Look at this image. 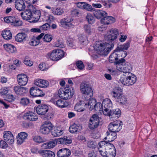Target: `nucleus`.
I'll return each mask as SVG.
<instances>
[{"instance_id": "nucleus-28", "label": "nucleus", "mask_w": 157, "mask_h": 157, "mask_svg": "<svg viewBox=\"0 0 157 157\" xmlns=\"http://www.w3.org/2000/svg\"><path fill=\"white\" fill-rule=\"evenodd\" d=\"M121 112L120 109L117 108L110 111V117L111 118L117 119L120 116Z\"/></svg>"}, {"instance_id": "nucleus-1", "label": "nucleus", "mask_w": 157, "mask_h": 157, "mask_svg": "<svg viewBox=\"0 0 157 157\" xmlns=\"http://www.w3.org/2000/svg\"><path fill=\"white\" fill-rule=\"evenodd\" d=\"M38 7L33 5H29L27 9L21 13L22 18L26 21H29L30 23H36L39 19V10Z\"/></svg>"}, {"instance_id": "nucleus-22", "label": "nucleus", "mask_w": 157, "mask_h": 157, "mask_svg": "<svg viewBox=\"0 0 157 157\" xmlns=\"http://www.w3.org/2000/svg\"><path fill=\"white\" fill-rule=\"evenodd\" d=\"M72 21L73 19H71L64 18L62 20L61 23L63 26H65L68 28H73L74 25L72 22Z\"/></svg>"}, {"instance_id": "nucleus-30", "label": "nucleus", "mask_w": 157, "mask_h": 157, "mask_svg": "<svg viewBox=\"0 0 157 157\" xmlns=\"http://www.w3.org/2000/svg\"><path fill=\"white\" fill-rule=\"evenodd\" d=\"M82 128V127L79 124H74L69 127V130L71 133H73L81 130Z\"/></svg>"}, {"instance_id": "nucleus-59", "label": "nucleus", "mask_w": 157, "mask_h": 157, "mask_svg": "<svg viewBox=\"0 0 157 157\" xmlns=\"http://www.w3.org/2000/svg\"><path fill=\"white\" fill-rule=\"evenodd\" d=\"M14 97L12 94H8L6 96V100L9 102H13L15 99Z\"/></svg>"}, {"instance_id": "nucleus-39", "label": "nucleus", "mask_w": 157, "mask_h": 157, "mask_svg": "<svg viewBox=\"0 0 157 157\" xmlns=\"http://www.w3.org/2000/svg\"><path fill=\"white\" fill-rule=\"evenodd\" d=\"M39 88L35 87H33L31 88L30 90V95L33 97H39Z\"/></svg>"}, {"instance_id": "nucleus-40", "label": "nucleus", "mask_w": 157, "mask_h": 157, "mask_svg": "<svg viewBox=\"0 0 157 157\" xmlns=\"http://www.w3.org/2000/svg\"><path fill=\"white\" fill-rule=\"evenodd\" d=\"M130 46V42H128L126 43L118 46L115 51L117 52H120L123 50H127Z\"/></svg>"}, {"instance_id": "nucleus-16", "label": "nucleus", "mask_w": 157, "mask_h": 157, "mask_svg": "<svg viewBox=\"0 0 157 157\" xmlns=\"http://www.w3.org/2000/svg\"><path fill=\"white\" fill-rule=\"evenodd\" d=\"M115 18L111 16H105L101 19V23L104 25H108L115 22Z\"/></svg>"}, {"instance_id": "nucleus-51", "label": "nucleus", "mask_w": 157, "mask_h": 157, "mask_svg": "<svg viewBox=\"0 0 157 157\" xmlns=\"http://www.w3.org/2000/svg\"><path fill=\"white\" fill-rule=\"evenodd\" d=\"M76 65L78 69L79 70H82L84 68V65L81 61H77L76 63Z\"/></svg>"}, {"instance_id": "nucleus-32", "label": "nucleus", "mask_w": 157, "mask_h": 157, "mask_svg": "<svg viewBox=\"0 0 157 157\" xmlns=\"http://www.w3.org/2000/svg\"><path fill=\"white\" fill-rule=\"evenodd\" d=\"M58 142L59 144H71L72 140L70 138L64 136L63 138H59Z\"/></svg>"}, {"instance_id": "nucleus-55", "label": "nucleus", "mask_w": 157, "mask_h": 157, "mask_svg": "<svg viewBox=\"0 0 157 157\" xmlns=\"http://www.w3.org/2000/svg\"><path fill=\"white\" fill-rule=\"evenodd\" d=\"M43 39L44 41L49 42L52 40V37L51 35L48 34H47L44 36Z\"/></svg>"}, {"instance_id": "nucleus-42", "label": "nucleus", "mask_w": 157, "mask_h": 157, "mask_svg": "<svg viewBox=\"0 0 157 157\" xmlns=\"http://www.w3.org/2000/svg\"><path fill=\"white\" fill-rule=\"evenodd\" d=\"M48 110V107L45 104L41 105L40 106V115H44Z\"/></svg>"}, {"instance_id": "nucleus-13", "label": "nucleus", "mask_w": 157, "mask_h": 157, "mask_svg": "<svg viewBox=\"0 0 157 157\" xmlns=\"http://www.w3.org/2000/svg\"><path fill=\"white\" fill-rule=\"evenodd\" d=\"M18 83L20 86H24L27 84L28 78L26 75L23 74H18L17 76Z\"/></svg>"}, {"instance_id": "nucleus-41", "label": "nucleus", "mask_w": 157, "mask_h": 157, "mask_svg": "<svg viewBox=\"0 0 157 157\" xmlns=\"http://www.w3.org/2000/svg\"><path fill=\"white\" fill-rule=\"evenodd\" d=\"M102 104L103 107L106 108H111L113 106L112 102L110 99L109 98L105 99L103 101Z\"/></svg>"}, {"instance_id": "nucleus-45", "label": "nucleus", "mask_w": 157, "mask_h": 157, "mask_svg": "<svg viewBox=\"0 0 157 157\" xmlns=\"http://www.w3.org/2000/svg\"><path fill=\"white\" fill-rule=\"evenodd\" d=\"M94 105V109L96 112H98L99 111H100L103 109L102 104H101L100 102L96 103Z\"/></svg>"}, {"instance_id": "nucleus-8", "label": "nucleus", "mask_w": 157, "mask_h": 157, "mask_svg": "<svg viewBox=\"0 0 157 157\" xmlns=\"http://www.w3.org/2000/svg\"><path fill=\"white\" fill-rule=\"evenodd\" d=\"M100 117L96 114H94L90 117L89 122V128L93 130L97 128L99 125Z\"/></svg>"}, {"instance_id": "nucleus-60", "label": "nucleus", "mask_w": 157, "mask_h": 157, "mask_svg": "<svg viewBox=\"0 0 157 157\" xmlns=\"http://www.w3.org/2000/svg\"><path fill=\"white\" fill-rule=\"evenodd\" d=\"M48 68V67L46 66V64L44 63H42L40 64V70L44 71L46 70Z\"/></svg>"}, {"instance_id": "nucleus-31", "label": "nucleus", "mask_w": 157, "mask_h": 157, "mask_svg": "<svg viewBox=\"0 0 157 157\" xmlns=\"http://www.w3.org/2000/svg\"><path fill=\"white\" fill-rule=\"evenodd\" d=\"M94 16L97 19L103 18L107 16V13L105 11L103 10H97L94 12Z\"/></svg>"}, {"instance_id": "nucleus-17", "label": "nucleus", "mask_w": 157, "mask_h": 157, "mask_svg": "<svg viewBox=\"0 0 157 157\" xmlns=\"http://www.w3.org/2000/svg\"><path fill=\"white\" fill-rule=\"evenodd\" d=\"M23 117L25 119L32 121H36L38 119L37 116L35 115V113L30 112L25 113Z\"/></svg>"}, {"instance_id": "nucleus-36", "label": "nucleus", "mask_w": 157, "mask_h": 157, "mask_svg": "<svg viewBox=\"0 0 157 157\" xmlns=\"http://www.w3.org/2000/svg\"><path fill=\"white\" fill-rule=\"evenodd\" d=\"M63 130L59 128H55L52 133V135L54 137L59 136L63 133Z\"/></svg>"}, {"instance_id": "nucleus-15", "label": "nucleus", "mask_w": 157, "mask_h": 157, "mask_svg": "<svg viewBox=\"0 0 157 157\" xmlns=\"http://www.w3.org/2000/svg\"><path fill=\"white\" fill-rule=\"evenodd\" d=\"M85 105L84 107L88 108L90 110H94V105L96 103V100L95 99L92 98L90 99L89 98L84 101Z\"/></svg>"}, {"instance_id": "nucleus-48", "label": "nucleus", "mask_w": 157, "mask_h": 157, "mask_svg": "<svg viewBox=\"0 0 157 157\" xmlns=\"http://www.w3.org/2000/svg\"><path fill=\"white\" fill-rule=\"evenodd\" d=\"M56 105L60 107H65L67 106L65 103L61 99L56 101Z\"/></svg>"}, {"instance_id": "nucleus-54", "label": "nucleus", "mask_w": 157, "mask_h": 157, "mask_svg": "<svg viewBox=\"0 0 157 157\" xmlns=\"http://www.w3.org/2000/svg\"><path fill=\"white\" fill-rule=\"evenodd\" d=\"M29 102V99L27 98H22L21 100L20 103L24 106L27 105Z\"/></svg>"}, {"instance_id": "nucleus-3", "label": "nucleus", "mask_w": 157, "mask_h": 157, "mask_svg": "<svg viewBox=\"0 0 157 157\" xmlns=\"http://www.w3.org/2000/svg\"><path fill=\"white\" fill-rule=\"evenodd\" d=\"M74 94L73 88L69 86H66L64 89H59L58 90L59 96L64 99H70Z\"/></svg>"}, {"instance_id": "nucleus-46", "label": "nucleus", "mask_w": 157, "mask_h": 157, "mask_svg": "<svg viewBox=\"0 0 157 157\" xmlns=\"http://www.w3.org/2000/svg\"><path fill=\"white\" fill-rule=\"evenodd\" d=\"M49 85V82L46 80L40 79V87L46 88Z\"/></svg>"}, {"instance_id": "nucleus-2", "label": "nucleus", "mask_w": 157, "mask_h": 157, "mask_svg": "<svg viewBox=\"0 0 157 157\" xmlns=\"http://www.w3.org/2000/svg\"><path fill=\"white\" fill-rule=\"evenodd\" d=\"M114 45V42L113 41L110 43L97 42L94 47V49L99 54L106 56L113 49Z\"/></svg>"}, {"instance_id": "nucleus-52", "label": "nucleus", "mask_w": 157, "mask_h": 157, "mask_svg": "<svg viewBox=\"0 0 157 157\" xmlns=\"http://www.w3.org/2000/svg\"><path fill=\"white\" fill-rule=\"evenodd\" d=\"M118 58L117 54L114 52L110 55L109 57V60L110 62L112 63L115 60H116Z\"/></svg>"}, {"instance_id": "nucleus-14", "label": "nucleus", "mask_w": 157, "mask_h": 157, "mask_svg": "<svg viewBox=\"0 0 157 157\" xmlns=\"http://www.w3.org/2000/svg\"><path fill=\"white\" fill-rule=\"evenodd\" d=\"M3 138L4 140L9 144H13L14 141V138L10 131H5L4 132Z\"/></svg>"}, {"instance_id": "nucleus-18", "label": "nucleus", "mask_w": 157, "mask_h": 157, "mask_svg": "<svg viewBox=\"0 0 157 157\" xmlns=\"http://www.w3.org/2000/svg\"><path fill=\"white\" fill-rule=\"evenodd\" d=\"M14 5L16 9L20 11L24 10L26 8L25 3L23 0H16Z\"/></svg>"}, {"instance_id": "nucleus-21", "label": "nucleus", "mask_w": 157, "mask_h": 157, "mask_svg": "<svg viewBox=\"0 0 157 157\" xmlns=\"http://www.w3.org/2000/svg\"><path fill=\"white\" fill-rule=\"evenodd\" d=\"M70 150L67 148L61 149L57 153V156L58 157H68L71 155Z\"/></svg>"}, {"instance_id": "nucleus-33", "label": "nucleus", "mask_w": 157, "mask_h": 157, "mask_svg": "<svg viewBox=\"0 0 157 157\" xmlns=\"http://www.w3.org/2000/svg\"><path fill=\"white\" fill-rule=\"evenodd\" d=\"M27 37L26 34L24 33H18L15 37V40L18 42H21L25 41Z\"/></svg>"}, {"instance_id": "nucleus-24", "label": "nucleus", "mask_w": 157, "mask_h": 157, "mask_svg": "<svg viewBox=\"0 0 157 157\" xmlns=\"http://www.w3.org/2000/svg\"><path fill=\"white\" fill-rule=\"evenodd\" d=\"M112 150L105 151L104 152H99L100 154L104 157H114L116 155V151L113 149Z\"/></svg>"}, {"instance_id": "nucleus-43", "label": "nucleus", "mask_w": 157, "mask_h": 157, "mask_svg": "<svg viewBox=\"0 0 157 157\" xmlns=\"http://www.w3.org/2000/svg\"><path fill=\"white\" fill-rule=\"evenodd\" d=\"M84 29L86 33L88 35L91 34L93 31V29L89 25H85L84 26Z\"/></svg>"}, {"instance_id": "nucleus-29", "label": "nucleus", "mask_w": 157, "mask_h": 157, "mask_svg": "<svg viewBox=\"0 0 157 157\" xmlns=\"http://www.w3.org/2000/svg\"><path fill=\"white\" fill-rule=\"evenodd\" d=\"M57 51V49H54L52 52L48 53L46 55L47 57L48 58H50L51 60L53 61H58Z\"/></svg>"}, {"instance_id": "nucleus-12", "label": "nucleus", "mask_w": 157, "mask_h": 157, "mask_svg": "<svg viewBox=\"0 0 157 157\" xmlns=\"http://www.w3.org/2000/svg\"><path fill=\"white\" fill-rule=\"evenodd\" d=\"M52 124L49 121H45L42 125L40 130L41 132L44 134H48L52 129Z\"/></svg>"}, {"instance_id": "nucleus-62", "label": "nucleus", "mask_w": 157, "mask_h": 157, "mask_svg": "<svg viewBox=\"0 0 157 157\" xmlns=\"http://www.w3.org/2000/svg\"><path fill=\"white\" fill-rule=\"evenodd\" d=\"M77 7L80 9H84V7L85 5V2H79L76 3Z\"/></svg>"}, {"instance_id": "nucleus-49", "label": "nucleus", "mask_w": 157, "mask_h": 157, "mask_svg": "<svg viewBox=\"0 0 157 157\" xmlns=\"http://www.w3.org/2000/svg\"><path fill=\"white\" fill-rule=\"evenodd\" d=\"M86 18L89 24H93L94 22V18L90 13H88L86 16Z\"/></svg>"}, {"instance_id": "nucleus-11", "label": "nucleus", "mask_w": 157, "mask_h": 157, "mask_svg": "<svg viewBox=\"0 0 157 157\" xmlns=\"http://www.w3.org/2000/svg\"><path fill=\"white\" fill-rule=\"evenodd\" d=\"M132 69V67L130 63L127 62L124 65H118L117 67V70L121 72H123L125 74H128L131 73L130 72Z\"/></svg>"}, {"instance_id": "nucleus-7", "label": "nucleus", "mask_w": 157, "mask_h": 157, "mask_svg": "<svg viewBox=\"0 0 157 157\" xmlns=\"http://www.w3.org/2000/svg\"><path fill=\"white\" fill-rule=\"evenodd\" d=\"M98 148L99 152H104L105 150H112V149L116 150L113 144L105 141L100 142L98 145Z\"/></svg>"}, {"instance_id": "nucleus-9", "label": "nucleus", "mask_w": 157, "mask_h": 157, "mask_svg": "<svg viewBox=\"0 0 157 157\" xmlns=\"http://www.w3.org/2000/svg\"><path fill=\"white\" fill-rule=\"evenodd\" d=\"M4 19L6 22L11 23V25L15 26H21L23 24L21 20L13 16L5 17Z\"/></svg>"}, {"instance_id": "nucleus-56", "label": "nucleus", "mask_w": 157, "mask_h": 157, "mask_svg": "<svg viewBox=\"0 0 157 157\" xmlns=\"http://www.w3.org/2000/svg\"><path fill=\"white\" fill-rule=\"evenodd\" d=\"M8 146L7 143L3 140H1L0 141V148L2 149H6Z\"/></svg>"}, {"instance_id": "nucleus-5", "label": "nucleus", "mask_w": 157, "mask_h": 157, "mask_svg": "<svg viewBox=\"0 0 157 157\" xmlns=\"http://www.w3.org/2000/svg\"><path fill=\"white\" fill-rule=\"evenodd\" d=\"M129 76L125 77L121 76L120 79V82L124 85L131 86L135 84L136 81V77L132 73L128 74Z\"/></svg>"}, {"instance_id": "nucleus-4", "label": "nucleus", "mask_w": 157, "mask_h": 157, "mask_svg": "<svg viewBox=\"0 0 157 157\" xmlns=\"http://www.w3.org/2000/svg\"><path fill=\"white\" fill-rule=\"evenodd\" d=\"M120 88L115 89L111 92V94L113 98H115L116 101L119 102L120 104L122 105L126 104L127 102V98L121 92H119L118 90Z\"/></svg>"}, {"instance_id": "nucleus-6", "label": "nucleus", "mask_w": 157, "mask_h": 157, "mask_svg": "<svg viewBox=\"0 0 157 157\" xmlns=\"http://www.w3.org/2000/svg\"><path fill=\"white\" fill-rule=\"evenodd\" d=\"M80 90L82 94L87 96L89 99L93 95V91L90 85L85 82L81 83L80 86Z\"/></svg>"}, {"instance_id": "nucleus-64", "label": "nucleus", "mask_w": 157, "mask_h": 157, "mask_svg": "<svg viewBox=\"0 0 157 157\" xmlns=\"http://www.w3.org/2000/svg\"><path fill=\"white\" fill-rule=\"evenodd\" d=\"M84 9L88 11H91L92 10V6L89 4L85 2V5L84 7Z\"/></svg>"}, {"instance_id": "nucleus-26", "label": "nucleus", "mask_w": 157, "mask_h": 157, "mask_svg": "<svg viewBox=\"0 0 157 157\" xmlns=\"http://www.w3.org/2000/svg\"><path fill=\"white\" fill-rule=\"evenodd\" d=\"M5 50L9 53L16 52L17 50L16 47L13 45L7 44L3 45Z\"/></svg>"}, {"instance_id": "nucleus-47", "label": "nucleus", "mask_w": 157, "mask_h": 157, "mask_svg": "<svg viewBox=\"0 0 157 157\" xmlns=\"http://www.w3.org/2000/svg\"><path fill=\"white\" fill-rule=\"evenodd\" d=\"M78 39L80 43L83 45L87 44L89 43L88 39L86 36H80Z\"/></svg>"}, {"instance_id": "nucleus-25", "label": "nucleus", "mask_w": 157, "mask_h": 157, "mask_svg": "<svg viewBox=\"0 0 157 157\" xmlns=\"http://www.w3.org/2000/svg\"><path fill=\"white\" fill-rule=\"evenodd\" d=\"M107 136L105 138V139L107 140V142H111L114 140L116 138L117 134L116 133L112 132H109L107 131L106 132Z\"/></svg>"}, {"instance_id": "nucleus-50", "label": "nucleus", "mask_w": 157, "mask_h": 157, "mask_svg": "<svg viewBox=\"0 0 157 157\" xmlns=\"http://www.w3.org/2000/svg\"><path fill=\"white\" fill-rule=\"evenodd\" d=\"M57 51L58 56L57 59H58V60H59L64 56L65 52L61 50L57 49Z\"/></svg>"}, {"instance_id": "nucleus-57", "label": "nucleus", "mask_w": 157, "mask_h": 157, "mask_svg": "<svg viewBox=\"0 0 157 157\" xmlns=\"http://www.w3.org/2000/svg\"><path fill=\"white\" fill-rule=\"evenodd\" d=\"M87 146L90 148H95L96 147L95 143L93 141L89 140L87 142Z\"/></svg>"}, {"instance_id": "nucleus-23", "label": "nucleus", "mask_w": 157, "mask_h": 157, "mask_svg": "<svg viewBox=\"0 0 157 157\" xmlns=\"http://www.w3.org/2000/svg\"><path fill=\"white\" fill-rule=\"evenodd\" d=\"M28 136L27 134L25 132H21L19 133L17 136H18L17 140V144L21 145L26 139Z\"/></svg>"}, {"instance_id": "nucleus-27", "label": "nucleus", "mask_w": 157, "mask_h": 157, "mask_svg": "<svg viewBox=\"0 0 157 157\" xmlns=\"http://www.w3.org/2000/svg\"><path fill=\"white\" fill-rule=\"evenodd\" d=\"M40 155L43 157H54L55 155L54 152L48 150L40 151Z\"/></svg>"}, {"instance_id": "nucleus-37", "label": "nucleus", "mask_w": 157, "mask_h": 157, "mask_svg": "<svg viewBox=\"0 0 157 157\" xmlns=\"http://www.w3.org/2000/svg\"><path fill=\"white\" fill-rule=\"evenodd\" d=\"M2 35L3 38L6 40L11 39L12 37V34L10 30H4Z\"/></svg>"}, {"instance_id": "nucleus-53", "label": "nucleus", "mask_w": 157, "mask_h": 157, "mask_svg": "<svg viewBox=\"0 0 157 157\" xmlns=\"http://www.w3.org/2000/svg\"><path fill=\"white\" fill-rule=\"evenodd\" d=\"M109 108H105L103 107L101 111H102L103 114L105 116H109L110 117V111H111Z\"/></svg>"}, {"instance_id": "nucleus-44", "label": "nucleus", "mask_w": 157, "mask_h": 157, "mask_svg": "<svg viewBox=\"0 0 157 157\" xmlns=\"http://www.w3.org/2000/svg\"><path fill=\"white\" fill-rule=\"evenodd\" d=\"M30 43L32 45L34 46L38 45L39 44V35L37 36H33Z\"/></svg>"}, {"instance_id": "nucleus-61", "label": "nucleus", "mask_w": 157, "mask_h": 157, "mask_svg": "<svg viewBox=\"0 0 157 157\" xmlns=\"http://www.w3.org/2000/svg\"><path fill=\"white\" fill-rule=\"evenodd\" d=\"M108 71L112 75H116L117 74V71L115 69L110 68L108 69Z\"/></svg>"}, {"instance_id": "nucleus-63", "label": "nucleus", "mask_w": 157, "mask_h": 157, "mask_svg": "<svg viewBox=\"0 0 157 157\" xmlns=\"http://www.w3.org/2000/svg\"><path fill=\"white\" fill-rule=\"evenodd\" d=\"M77 140L79 141H82L83 142L86 141V138L85 136L84 135H81L78 136L77 137Z\"/></svg>"}, {"instance_id": "nucleus-58", "label": "nucleus", "mask_w": 157, "mask_h": 157, "mask_svg": "<svg viewBox=\"0 0 157 157\" xmlns=\"http://www.w3.org/2000/svg\"><path fill=\"white\" fill-rule=\"evenodd\" d=\"M24 63L26 65L29 66H31L33 65V62L32 61H30L29 59L26 58L24 61Z\"/></svg>"}, {"instance_id": "nucleus-35", "label": "nucleus", "mask_w": 157, "mask_h": 157, "mask_svg": "<svg viewBox=\"0 0 157 157\" xmlns=\"http://www.w3.org/2000/svg\"><path fill=\"white\" fill-rule=\"evenodd\" d=\"M52 12L54 14L57 15H61L64 13L63 9L60 7H52Z\"/></svg>"}, {"instance_id": "nucleus-19", "label": "nucleus", "mask_w": 157, "mask_h": 157, "mask_svg": "<svg viewBox=\"0 0 157 157\" xmlns=\"http://www.w3.org/2000/svg\"><path fill=\"white\" fill-rule=\"evenodd\" d=\"M109 34L105 37L106 40L108 41H113L117 37L118 32L117 29H113L109 32Z\"/></svg>"}, {"instance_id": "nucleus-38", "label": "nucleus", "mask_w": 157, "mask_h": 157, "mask_svg": "<svg viewBox=\"0 0 157 157\" xmlns=\"http://www.w3.org/2000/svg\"><path fill=\"white\" fill-rule=\"evenodd\" d=\"M85 105V101H81L80 103H78L76 104L74 109L76 111L78 112L83 111L84 110V109L83 108V106H84Z\"/></svg>"}, {"instance_id": "nucleus-10", "label": "nucleus", "mask_w": 157, "mask_h": 157, "mask_svg": "<svg viewBox=\"0 0 157 157\" xmlns=\"http://www.w3.org/2000/svg\"><path fill=\"white\" fill-rule=\"evenodd\" d=\"M121 122L116 121L111 123L108 126L109 130L113 132L116 133L119 131L121 128Z\"/></svg>"}, {"instance_id": "nucleus-20", "label": "nucleus", "mask_w": 157, "mask_h": 157, "mask_svg": "<svg viewBox=\"0 0 157 157\" xmlns=\"http://www.w3.org/2000/svg\"><path fill=\"white\" fill-rule=\"evenodd\" d=\"M14 92L17 94L23 95L28 91V89L25 87H22L20 86H17L13 87Z\"/></svg>"}, {"instance_id": "nucleus-34", "label": "nucleus", "mask_w": 157, "mask_h": 157, "mask_svg": "<svg viewBox=\"0 0 157 157\" xmlns=\"http://www.w3.org/2000/svg\"><path fill=\"white\" fill-rule=\"evenodd\" d=\"M56 144V141L52 140L48 143L43 144L41 147L44 149H51L54 147Z\"/></svg>"}]
</instances>
